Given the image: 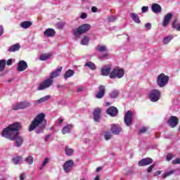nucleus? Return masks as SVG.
Segmentation results:
<instances>
[{
  "instance_id": "nucleus-1",
  "label": "nucleus",
  "mask_w": 180,
  "mask_h": 180,
  "mask_svg": "<svg viewBox=\"0 0 180 180\" xmlns=\"http://www.w3.org/2000/svg\"><path fill=\"white\" fill-rule=\"evenodd\" d=\"M22 129V124L19 122H14L5 128L2 133V137L15 141L16 147H20L23 144V138L19 135V130Z\"/></svg>"
},
{
  "instance_id": "nucleus-2",
  "label": "nucleus",
  "mask_w": 180,
  "mask_h": 180,
  "mask_svg": "<svg viewBox=\"0 0 180 180\" xmlns=\"http://www.w3.org/2000/svg\"><path fill=\"white\" fill-rule=\"evenodd\" d=\"M46 115H44V113H40L35 117V118L31 122L28 129L29 131H33V130L37 129L35 130V133H37V134L43 133V130H44L46 129V126H47V121L44 119Z\"/></svg>"
},
{
  "instance_id": "nucleus-3",
  "label": "nucleus",
  "mask_w": 180,
  "mask_h": 180,
  "mask_svg": "<svg viewBox=\"0 0 180 180\" xmlns=\"http://www.w3.org/2000/svg\"><path fill=\"white\" fill-rule=\"evenodd\" d=\"M61 71H63V67H60L57 68L56 70L52 72L50 74L49 78L42 81L38 88L37 91H43L44 89H47V88H50L51 85H53V82H54L53 78H57L61 74Z\"/></svg>"
},
{
  "instance_id": "nucleus-4",
  "label": "nucleus",
  "mask_w": 180,
  "mask_h": 180,
  "mask_svg": "<svg viewBox=\"0 0 180 180\" xmlns=\"http://www.w3.org/2000/svg\"><path fill=\"white\" fill-rule=\"evenodd\" d=\"M91 29V25L89 24H83L79 26L76 30H73V34L75 37H79L81 34H84V33H86Z\"/></svg>"
},
{
  "instance_id": "nucleus-5",
  "label": "nucleus",
  "mask_w": 180,
  "mask_h": 180,
  "mask_svg": "<svg viewBox=\"0 0 180 180\" xmlns=\"http://www.w3.org/2000/svg\"><path fill=\"white\" fill-rule=\"evenodd\" d=\"M124 76V70L120 68H115L110 74L111 79H116V78H123Z\"/></svg>"
},
{
  "instance_id": "nucleus-6",
  "label": "nucleus",
  "mask_w": 180,
  "mask_h": 180,
  "mask_svg": "<svg viewBox=\"0 0 180 180\" xmlns=\"http://www.w3.org/2000/svg\"><path fill=\"white\" fill-rule=\"evenodd\" d=\"M169 81V77L165 75L164 73H161L158 76L157 84L160 88H164Z\"/></svg>"
},
{
  "instance_id": "nucleus-7",
  "label": "nucleus",
  "mask_w": 180,
  "mask_h": 180,
  "mask_svg": "<svg viewBox=\"0 0 180 180\" xmlns=\"http://www.w3.org/2000/svg\"><path fill=\"white\" fill-rule=\"evenodd\" d=\"M148 97L151 102H158L161 98V91L158 89H153L149 94Z\"/></svg>"
},
{
  "instance_id": "nucleus-8",
  "label": "nucleus",
  "mask_w": 180,
  "mask_h": 180,
  "mask_svg": "<svg viewBox=\"0 0 180 180\" xmlns=\"http://www.w3.org/2000/svg\"><path fill=\"white\" fill-rule=\"evenodd\" d=\"M124 122L126 126H131L133 124V111L129 110L127 111L124 117Z\"/></svg>"
},
{
  "instance_id": "nucleus-9",
  "label": "nucleus",
  "mask_w": 180,
  "mask_h": 180,
  "mask_svg": "<svg viewBox=\"0 0 180 180\" xmlns=\"http://www.w3.org/2000/svg\"><path fill=\"white\" fill-rule=\"evenodd\" d=\"M30 105V102L29 101L20 102L13 105L12 109L13 110H20V109H26V108H29Z\"/></svg>"
},
{
  "instance_id": "nucleus-10",
  "label": "nucleus",
  "mask_w": 180,
  "mask_h": 180,
  "mask_svg": "<svg viewBox=\"0 0 180 180\" xmlns=\"http://www.w3.org/2000/svg\"><path fill=\"white\" fill-rule=\"evenodd\" d=\"M74 160H72L66 161L63 165V171L67 174L71 172V171H72V168H74Z\"/></svg>"
},
{
  "instance_id": "nucleus-11",
  "label": "nucleus",
  "mask_w": 180,
  "mask_h": 180,
  "mask_svg": "<svg viewBox=\"0 0 180 180\" xmlns=\"http://www.w3.org/2000/svg\"><path fill=\"white\" fill-rule=\"evenodd\" d=\"M110 72H112V65H105L101 70V75L103 77H110Z\"/></svg>"
},
{
  "instance_id": "nucleus-12",
  "label": "nucleus",
  "mask_w": 180,
  "mask_h": 180,
  "mask_svg": "<svg viewBox=\"0 0 180 180\" xmlns=\"http://www.w3.org/2000/svg\"><path fill=\"white\" fill-rule=\"evenodd\" d=\"M167 124H169V127H172V129L176 127V126H178V117L176 116H171L167 120Z\"/></svg>"
},
{
  "instance_id": "nucleus-13",
  "label": "nucleus",
  "mask_w": 180,
  "mask_h": 180,
  "mask_svg": "<svg viewBox=\"0 0 180 180\" xmlns=\"http://www.w3.org/2000/svg\"><path fill=\"white\" fill-rule=\"evenodd\" d=\"M106 89H105V86L101 85L98 86V92L95 95V97L97 99H102L103 96H105V92Z\"/></svg>"
},
{
  "instance_id": "nucleus-14",
  "label": "nucleus",
  "mask_w": 180,
  "mask_h": 180,
  "mask_svg": "<svg viewBox=\"0 0 180 180\" xmlns=\"http://www.w3.org/2000/svg\"><path fill=\"white\" fill-rule=\"evenodd\" d=\"M150 164H153V160L151 158H146L142 160H141L138 165L139 167H146V165H150Z\"/></svg>"
},
{
  "instance_id": "nucleus-15",
  "label": "nucleus",
  "mask_w": 180,
  "mask_h": 180,
  "mask_svg": "<svg viewBox=\"0 0 180 180\" xmlns=\"http://www.w3.org/2000/svg\"><path fill=\"white\" fill-rule=\"evenodd\" d=\"M26 70H27V63H26L25 60L19 61L17 67V71L21 72L22 71H25Z\"/></svg>"
},
{
  "instance_id": "nucleus-16",
  "label": "nucleus",
  "mask_w": 180,
  "mask_h": 180,
  "mask_svg": "<svg viewBox=\"0 0 180 180\" xmlns=\"http://www.w3.org/2000/svg\"><path fill=\"white\" fill-rule=\"evenodd\" d=\"M108 115H110V116H112V117H115V116H117L119 113V110L116 107L111 106L107 110Z\"/></svg>"
},
{
  "instance_id": "nucleus-17",
  "label": "nucleus",
  "mask_w": 180,
  "mask_h": 180,
  "mask_svg": "<svg viewBox=\"0 0 180 180\" xmlns=\"http://www.w3.org/2000/svg\"><path fill=\"white\" fill-rule=\"evenodd\" d=\"M44 35L45 37H54L56 36V30L53 28H48L44 31Z\"/></svg>"
},
{
  "instance_id": "nucleus-18",
  "label": "nucleus",
  "mask_w": 180,
  "mask_h": 180,
  "mask_svg": "<svg viewBox=\"0 0 180 180\" xmlns=\"http://www.w3.org/2000/svg\"><path fill=\"white\" fill-rule=\"evenodd\" d=\"M102 110L101 108H96L93 112L94 119L95 122H99V119H101V113Z\"/></svg>"
},
{
  "instance_id": "nucleus-19",
  "label": "nucleus",
  "mask_w": 180,
  "mask_h": 180,
  "mask_svg": "<svg viewBox=\"0 0 180 180\" xmlns=\"http://www.w3.org/2000/svg\"><path fill=\"white\" fill-rule=\"evenodd\" d=\"M151 8L153 13H161V11H162L161 6L157 3L153 4Z\"/></svg>"
},
{
  "instance_id": "nucleus-20",
  "label": "nucleus",
  "mask_w": 180,
  "mask_h": 180,
  "mask_svg": "<svg viewBox=\"0 0 180 180\" xmlns=\"http://www.w3.org/2000/svg\"><path fill=\"white\" fill-rule=\"evenodd\" d=\"M111 131L113 133V134H119V133L122 131V129L119 124H112L111 125Z\"/></svg>"
},
{
  "instance_id": "nucleus-21",
  "label": "nucleus",
  "mask_w": 180,
  "mask_h": 180,
  "mask_svg": "<svg viewBox=\"0 0 180 180\" xmlns=\"http://www.w3.org/2000/svg\"><path fill=\"white\" fill-rule=\"evenodd\" d=\"M19 50H20V44H15L8 48V51L9 53H15V51H19Z\"/></svg>"
},
{
  "instance_id": "nucleus-22",
  "label": "nucleus",
  "mask_w": 180,
  "mask_h": 180,
  "mask_svg": "<svg viewBox=\"0 0 180 180\" xmlns=\"http://www.w3.org/2000/svg\"><path fill=\"white\" fill-rule=\"evenodd\" d=\"M51 98V96H45L44 97L41 98L39 100L34 101V105H40V103H43V102H46Z\"/></svg>"
},
{
  "instance_id": "nucleus-23",
  "label": "nucleus",
  "mask_w": 180,
  "mask_h": 180,
  "mask_svg": "<svg viewBox=\"0 0 180 180\" xmlns=\"http://www.w3.org/2000/svg\"><path fill=\"white\" fill-rule=\"evenodd\" d=\"M72 129V124H69L66 126H65L63 129H62V133L63 134H67V133H70L71 130Z\"/></svg>"
},
{
  "instance_id": "nucleus-24",
  "label": "nucleus",
  "mask_w": 180,
  "mask_h": 180,
  "mask_svg": "<svg viewBox=\"0 0 180 180\" xmlns=\"http://www.w3.org/2000/svg\"><path fill=\"white\" fill-rule=\"evenodd\" d=\"M75 74V72L74 70L69 69L68 71L65 72L64 75V79H68V78H71Z\"/></svg>"
},
{
  "instance_id": "nucleus-25",
  "label": "nucleus",
  "mask_w": 180,
  "mask_h": 180,
  "mask_svg": "<svg viewBox=\"0 0 180 180\" xmlns=\"http://www.w3.org/2000/svg\"><path fill=\"white\" fill-rule=\"evenodd\" d=\"M130 16L132 19V20H134V22H135V23H140V17H139V15L136 13H131L130 14Z\"/></svg>"
},
{
  "instance_id": "nucleus-26",
  "label": "nucleus",
  "mask_w": 180,
  "mask_h": 180,
  "mask_svg": "<svg viewBox=\"0 0 180 180\" xmlns=\"http://www.w3.org/2000/svg\"><path fill=\"white\" fill-rule=\"evenodd\" d=\"M53 56L52 53H43L39 56V60L41 61H46L49 60Z\"/></svg>"
},
{
  "instance_id": "nucleus-27",
  "label": "nucleus",
  "mask_w": 180,
  "mask_h": 180,
  "mask_svg": "<svg viewBox=\"0 0 180 180\" xmlns=\"http://www.w3.org/2000/svg\"><path fill=\"white\" fill-rule=\"evenodd\" d=\"M23 160V158L22 156H15L12 159V161L15 165H18V164H20Z\"/></svg>"
},
{
  "instance_id": "nucleus-28",
  "label": "nucleus",
  "mask_w": 180,
  "mask_h": 180,
  "mask_svg": "<svg viewBox=\"0 0 180 180\" xmlns=\"http://www.w3.org/2000/svg\"><path fill=\"white\" fill-rule=\"evenodd\" d=\"M173 16L174 15L172 13H167L166 15H165L163 23H169V21L171 20V19H172Z\"/></svg>"
},
{
  "instance_id": "nucleus-29",
  "label": "nucleus",
  "mask_w": 180,
  "mask_h": 180,
  "mask_svg": "<svg viewBox=\"0 0 180 180\" xmlns=\"http://www.w3.org/2000/svg\"><path fill=\"white\" fill-rule=\"evenodd\" d=\"M96 50L97 51H99V53H105V52L108 51V48L106 47V46H99V45H98L96 47Z\"/></svg>"
},
{
  "instance_id": "nucleus-30",
  "label": "nucleus",
  "mask_w": 180,
  "mask_h": 180,
  "mask_svg": "<svg viewBox=\"0 0 180 180\" xmlns=\"http://www.w3.org/2000/svg\"><path fill=\"white\" fill-rule=\"evenodd\" d=\"M65 153L66 155H68V157H70V155L74 154V149L70 148L68 146H65Z\"/></svg>"
},
{
  "instance_id": "nucleus-31",
  "label": "nucleus",
  "mask_w": 180,
  "mask_h": 180,
  "mask_svg": "<svg viewBox=\"0 0 180 180\" xmlns=\"http://www.w3.org/2000/svg\"><path fill=\"white\" fill-rule=\"evenodd\" d=\"M84 67H89L90 70H96V65H95V63L92 62H87L85 63Z\"/></svg>"
},
{
  "instance_id": "nucleus-32",
  "label": "nucleus",
  "mask_w": 180,
  "mask_h": 180,
  "mask_svg": "<svg viewBox=\"0 0 180 180\" xmlns=\"http://www.w3.org/2000/svg\"><path fill=\"white\" fill-rule=\"evenodd\" d=\"M6 65V60L2 59L0 60V72H2V71H4V70H5V67Z\"/></svg>"
},
{
  "instance_id": "nucleus-33",
  "label": "nucleus",
  "mask_w": 180,
  "mask_h": 180,
  "mask_svg": "<svg viewBox=\"0 0 180 180\" xmlns=\"http://www.w3.org/2000/svg\"><path fill=\"white\" fill-rule=\"evenodd\" d=\"M81 43L83 46H87L88 43H89V37L84 36L82 39Z\"/></svg>"
},
{
  "instance_id": "nucleus-34",
  "label": "nucleus",
  "mask_w": 180,
  "mask_h": 180,
  "mask_svg": "<svg viewBox=\"0 0 180 180\" xmlns=\"http://www.w3.org/2000/svg\"><path fill=\"white\" fill-rule=\"evenodd\" d=\"M172 39H174V37L172 35H169V36L166 37L163 40L164 44H168L169 43V41L172 40Z\"/></svg>"
},
{
  "instance_id": "nucleus-35",
  "label": "nucleus",
  "mask_w": 180,
  "mask_h": 180,
  "mask_svg": "<svg viewBox=\"0 0 180 180\" xmlns=\"http://www.w3.org/2000/svg\"><path fill=\"white\" fill-rule=\"evenodd\" d=\"M174 172H176V171L172 169V170L167 172V173H165L162 176L163 179H165V178H167V176H169L172 175V174H174Z\"/></svg>"
},
{
  "instance_id": "nucleus-36",
  "label": "nucleus",
  "mask_w": 180,
  "mask_h": 180,
  "mask_svg": "<svg viewBox=\"0 0 180 180\" xmlns=\"http://www.w3.org/2000/svg\"><path fill=\"white\" fill-rule=\"evenodd\" d=\"M110 98H117V96H119V91L117 90H114L112 91L110 94Z\"/></svg>"
},
{
  "instance_id": "nucleus-37",
  "label": "nucleus",
  "mask_w": 180,
  "mask_h": 180,
  "mask_svg": "<svg viewBox=\"0 0 180 180\" xmlns=\"http://www.w3.org/2000/svg\"><path fill=\"white\" fill-rule=\"evenodd\" d=\"M25 162H27V164H29V165H32V164H33V158L32 156H28L27 158H25Z\"/></svg>"
},
{
  "instance_id": "nucleus-38",
  "label": "nucleus",
  "mask_w": 180,
  "mask_h": 180,
  "mask_svg": "<svg viewBox=\"0 0 180 180\" xmlns=\"http://www.w3.org/2000/svg\"><path fill=\"white\" fill-rule=\"evenodd\" d=\"M104 137L105 140H110L112 139V132H105Z\"/></svg>"
},
{
  "instance_id": "nucleus-39",
  "label": "nucleus",
  "mask_w": 180,
  "mask_h": 180,
  "mask_svg": "<svg viewBox=\"0 0 180 180\" xmlns=\"http://www.w3.org/2000/svg\"><path fill=\"white\" fill-rule=\"evenodd\" d=\"M20 27H22V29H29L30 26H32V23H21Z\"/></svg>"
},
{
  "instance_id": "nucleus-40",
  "label": "nucleus",
  "mask_w": 180,
  "mask_h": 180,
  "mask_svg": "<svg viewBox=\"0 0 180 180\" xmlns=\"http://www.w3.org/2000/svg\"><path fill=\"white\" fill-rule=\"evenodd\" d=\"M173 29H176L178 32H180V23H173L172 24Z\"/></svg>"
},
{
  "instance_id": "nucleus-41",
  "label": "nucleus",
  "mask_w": 180,
  "mask_h": 180,
  "mask_svg": "<svg viewBox=\"0 0 180 180\" xmlns=\"http://www.w3.org/2000/svg\"><path fill=\"white\" fill-rule=\"evenodd\" d=\"M49 163V158H45L44 161L43 162L41 167L39 168L40 171H41V169H43L44 167H46V165H47V164Z\"/></svg>"
},
{
  "instance_id": "nucleus-42",
  "label": "nucleus",
  "mask_w": 180,
  "mask_h": 180,
  "mask_svg": "<svg viewBox=\"0 0 180 180\" xmlns=\"http://www.w3.org/2000/svg\"><path fill=\"white\" fill-rule=\"evenodd\" d=\"M56 27H57V29L63 30V29H64V23H56Z\"/></svg>"
},
{
  "instance_id": "nucleus-43",
  "label": "nucleus",
  "mask_w": 180,
  "mask_h": 180,
  "mask_svg": "<svg viewBox=\"0 0 180 180\" xmlns=\"http://www.w3.org/2000/svg\"><path fill=\"white\" fill-rule=\"evenodd\" d=\"M155 167V165H152L150 167H148L147 169V172L148 173L153 172V169H154Z\"/></svg>"
},
{
  "instance_id": "nucleus-44",
  "label": "nucleus",
  "mask_w": 180,
  "mask_h": 180,
  "mask_svg": "<svg viewBox=\"0 0 180 180\" xmlns=\"http://www.w3.org/2000/svg\"><path fill=\"white\" fill-rule=\"evenodd\" d=\"M172 158H174V155H172V153L167 154V155L166 157V160L167 161H171V160H172Z\"/></svg>"
},
{
  "instance_id": "nucleus-45",
  "label": "nucleus",
  "mask_w": 180,
  "mask_h": 180,
  "mask_svg": "<svg viewBox=\"0 0 180 180\" xmlns=\"http://www.w3.org/2000/svg\"><path fill=\"white\" fill-rule=\"evenodd\" d=\"M108 19V22H113L116 20V18L113 15H111Z\"/></svg>"
},
{
  "instance_id": "nucleus-46",
  "label": "nucleus",
  "mask_w": 180,
  "mask_h": 180,
  "mask_svg": "<svg viewBox=\"0 0 180 180\" xmlns=\"http://www.w3.org/2000/svg\"><path fill=\"white\" fill-rule=\"evenodd\" d=\"M172 164L174 165H176V164H180V158H176V159L172 160Z\"/></svg>"
},
{
  "instance_id": "nucleus-47",
  "label": "nucleus",
  "mask_w": 180,
  "mask_h": 180,
  "mask_svg": "<svg viewBox=\"0 0 180 180\" xmlns=\"http://www.w3.org/2000/svg\"><path fill=\"white\" fill-rule=\"evenodd\" d=\"M142 13H146L148 11V6H143L141 8Z\"/></svg>"
},
{
  "instance_id": "nucleus-48",
  "label": "nucleus",
  "mask_w": 180,
  "mask_h": 180,
  "mask_svg": "<svg viewBox=\"0 0 180 180\" xmlns=\"http://www.w3.org/2000/svg\"><path fill=\"white\" fill-rule=\"evenodd\" d=\"M80 18L81 19H86V18H88V15L86 13H82Z\"/></svg>"
},
{
  "instance_id": "nucleus-49",
  "label": "nucleus",
  "mask_w": 180,
  "mask_h": 180,
  "mask_svg": "<svg viewBox=\"0 0 180 180\" xmlns=\"http://www.w3.org/2000/svg\"><path fill=\"white\" fill-rule=\"evenodd\" d=\"M26 179V174L22 173L20 176V180H25Z\"/></svg>"
},
{
  "instance_id": "nucleus-50",
  "label": "nucleus",
  "mask_w": 180,
  "mask_h": 180,
  "mask_svg": "<svg viewBox=\"0 0 180 180\" xmlns=\"http://www.w3.org/2000/svg\"><path fill=\"white\" fill-rule=\"evenodd\" d=\"M145 27L146 29H147L148 30H150V29H151V24L150 23H146L145 25Z\"/></svg>"
},
{
  "instance_id": "nucleus-51",
  "label": "nucleus",
  "mask_w": 180,
  "mask_h": 180,
  "mask_svg": "<svg viewBox=\"0 0 180 180\" xmlns=\"http://www.w3.org/2000/svg\"><path fill=\"white\" fill-rule=\"evenodd\" d=\"M91 11L94 13H96V12H98V8H96V6H93L91 8Z\"/></svg>"
},
{
  "instance_id": "nucleus-52",
  "label": "nucleus",
  "mask_w": 180,
  "mask_h": 180,
  "mask_svg": "<svg viewBox=\"0 0 180 180\" xmlns=\"http://www.w3.org/2000/svg\"><path fill=\"white\" fill-rule=\"evenodd\" d=\"M147 131V129L146 127H143L142 129H139V133H146Z\"/></svg>"
},
{
  "instance_id": "nucleus-53",
  "label": "nucleus",
  "mask_w": 180,
  "mask_h": 180,
  "mask_svg": "<svg viewBox=\"0 0 180 180\" xmlns=\"http://www.w3.org/2000/svg\"><path fill=\"white\" fill-rule=\"evenodd\" d=\"M63 122H64V120L60 117L57 120L56 123H58V124H61Z\"/></svg>"
},
{
  "instance_id": "nucleus-54",
  "label": "nucleus",
  "mask_w": 180,
  "mask_h": 180,
  "mask_svg": "<svg viewBox=\"0 0 180 180\" xmlns=\"http://www.w3.org/2000/svg\"><path fill=\"white\" fill-rule=\"evenodd\" d=\"M158 175H161V171L158 170L154 173V176H158Z\"/></svg>"
},
{
  "instance_id": "nucleus-55",
  "label": "nucleus",
  "mask_w": 180,
  "mask_h": 180,
  "mask_svg": "<svg viewBox=\"0 0 180 180\" xmlns=\"http://www.w3.org/2000/svg\"><path fill=\"white\" fill-rule=\"evenodd\" d=\"M4 34V27L0 26V37Z\"/></svg>"
},
{
  "instance_id": "nucleus-56",
  "label": "nucleus",
  "mask_w": 180,
  "mask_h": 180,
  "mask_svg": "<svg viewBox=\"0 0 180 180\" xmlns=\"http://www.w3.org/2000/svg\"><path fill=\"white\" fill-rule=\"evenodd\" d=\"M7 65H12V59H8L6 63Z\"/></svg>"
},
{
  "instance_id": "nucleus-57",
  "label": "nucleus",
  "mask_w": 180,
  "mask_h": 180,
  "mask_svg": "<svg viewBox=\"0 0 180 180\" xmlns=\"http://www.w3.org/2000/svg\"><path fill=\"white\" fill-rule=\"evenodd\" d=\"M50 139V135H47L46 137H45V141H47L49 139Z\"/></svg>"
},
{
  "instance_id": "nucleus-58",
  "label": "nucleus",
  "mask_w": 180,
  "mask_h": 180,
  "mask_svg": "<svg viewBox=\"0 0 180 180\" xmlns=\"http://www.w3.org/2000/svg\"><path fill=\"white\" fill-rule=\"evenodd\" d=\"M99 171H102V167H97L96 172H99Z\"/></svg>"
},
{
  "instance_id": "nucleus-59",
  "label": "nucleus",
  "mask_w": 180,
  "mask_h": 180,
  "mask_svg": "<svg viewBox=\"0 0 180 180\" xmlns=\"http://www.w3.org/2000/svg\"><path fill=\"white\" fill-rule=\"evenodd\" d=\"M82 91H84V89H82V88H79L77 89V92H82Z\"/></svg>"
},
{
  "instance_id": "nucleus-60",
  "label": "nucleus",
  "mask_w": 180,
  "mask_h": 180,
  "mask_svg": "<svg viewBox=\"0 0 180 180\" xmlns=\"http://www.w3.org/2000/svg\"><path fill=\"white\" fill-rule=\"evenodd\" d=\"M103 58H106L108 57V53H105L102 56Z\"/></svg>"
},
{
  "instance_id": "nucleus-61",
  "label": "nucleus",
  "mask_w": 180,
  "mask_h": 180,
  "mask_svg": "<svg viewBox=\"0 0 180 180\" xmlns=\"http://www.w3.org/2000/svg\"><path fill=\"white\" fill-rule=\"evenodd\" d=\"M178 22V19H176V18H175L174 20H173V22H172V23H177Z\"/></svg>"
},
{
  "instance_id": "nucleus-62",
  "label": "nucleus",
  "mask_w": 180,
  "mask_h": 180,
  "mask_svg": "<svg viewBox=\"0 0 180 180\" xmlns=\"http://www.w3.org/2000/svg\"><path fill=\"white\" fill-rule=\"evenodd\" d=\"M167 25H168V23H163L162 26H163V27H167Z\"/></svg>"
},
{
  "instance_id": "nucleus-63",
  "label": "nucleus",
  "mask_w": 180,
  "mask_h": 180,
  "mask_svg": "<svg viewBox=\"0 0 180 180\" xmlns=\"http://www.w3.org/2000/svg\"><path fill=\"white\" fill-rule=\"evenodd\" d=\"M22 23H32V22H30V21H24Z\"/></svg>"
},
{
  "instance_id": "nucleus-64",
  "label": "nucleus",
  "mask_w": 180,
  "mask_h": 180,
  "mask_svg": "<svg viewBox=\"0 0 180 180\" xmlns=\"http://www.w3.org/2000/svg\"><path fill=\"white\" fill-rule=\"evenodd\" d=\"M94 180H100L99 179V176H96Z\"/></svg>"
}]
</instances>
